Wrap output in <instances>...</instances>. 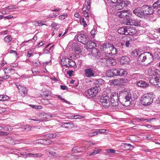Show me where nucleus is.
Segmentation results:
<instances>
[{"mask_svg":"<svg viewBox=\"0 0 160 160\" xmlns=\"http://www.w3.org/2000/svg\"><path fill=\"white\" fill-rule=\"evenodd\" d=\"M124 93L125 96L122 99V104L125 106H128L131 102L138 98V96L136 93L133 92L131 95L130 92L127 91H124Z\"/></svg>","mask_w":160,"mask_h":160,"instance_id":"1","label":"nucleus"},{"mask_svg":"<svg viewBox=\"0 0 160 160\" xmlns=\"http://www.w3.org/2000/svg\"><path fill=\"white\" fill-rule=\"evenodd\" d=\"M111 105L110 107L112 109H119L121 108L119 104L118 94L117 93H112L111 95Z\"/></svg>","mask_w":160,"mask_h":160,"instance_id":"2","label":"nucleus"},{"mask_svg":"<svg viewBox=\"0 0 160 160\" xmlns=\"http://www.w3.org/2000/svg\"><path fill=\"white\" fill-rule=\"evenodd\" d=\"M153 101V95L150 93L145 94L141 98V103L144 106L150 105L152 102Z\"/></svg>","mask_w":160,"mask_h":160,"instance_id":"3","label":"nucleus"},{"mask_svg":"<svg viewBox=\"0 0 160 160\" xmlns=\"http://www.w3.org/2000/svg\"><path fill=\"white\" fill-rule=\"evenodd\" d=\"M98 92V88L95 87L88 89L87 92L85 93L84 95L88 98H90L95 97Z\"/></svg>","mask_w":160,"mask_h":160,"instance_id":"4","label":"nucleus"},{"mask_svg":"<svg viewBox=\"0 0 160 160\" xmlns=\"http://www.w3.org/2000/svg\"><path fill=\"white\" fill-rule=\"evenodd\" d=\"M61 64L62 66L68 68L73 67L75 65V62L72 59L66 58L62 59Z\"/></svg>","mask_w":160,"mask_h":160,"instance_id":"5","label":"nucleus"},{"mask_svg":"<svg viewBox=\"0 0 160 160\" xmlns=\"http://www.w3.org/2000/svg\"><path fill=\"white\" fill-rule=\"evenodd\" d=\"M60 136V135L58 132H56L50 134L46 136L45 138V142L46 144H45L44 145H48L52 143V141L50 139L54 138H56Z\"/></svg>","mask_w":160,"mask_h":160,"instance_id":"6","label":"nucleus"},{"mask_svg":"<svg viewBox=\"0 0 160 160\" xmlns=\"http://www.w3.org/2000/svg\"><path fill=\"white\" fill-rule=\"evenodd\" d=\"M100 101L104 107L106 108L110 107L111 103L109 96L106 95L101 97Z\"/></svg>","mask_w":160,"mask_h":160,"instance_id":"7","label":"nucleus"},{"mask_svg":"<svg viewBox=\"0 0 160 160\" xmlns=\"http://www.w3.org/2000/svg\"><path fill=\"white\" fill-rule=\"evenodd\" d=\"M87 68L84 71V74L87 77L90 78L94 77L96 72L95 69L93 68L90 66L87 67Z\"/></svg>","mask_w":160,"mask_h":160,"instance_id":"8","label":"nucleus"},{"mask_svg":"<svg viewBox=\"0 0 160 160\" xmlns=\"http://www.w3.org/2000/svg\"><path fill=\"white\" fill-rule=\"evenodd\" d=\"M150 56L152 57V53L149 52H145L140 54L138 56V60L142 62H144L146 60L147 58Z\"/></svg>","mask_w":160,"mask_h":160,"instance_id":"9","label":"nucleus"},{"mask_svg":"<svg viewBox=\"0 0 160 160\" xmlns=\"http://www.w3.org/2000/svg\"><path fill=\"white\" fill-rule=\"evenodd\" d=\"M78 41L84 45L87 44L89 38L88 37L84 34L78 35L77 37Z\"/></svg>","mask_w":160,"mask_h":160,"instance_id":"10","label":"nucleus"},{"mask_svg":"<svg viewBox=\"0 0 160 160\" xmlns=\"http://www.w3.org/2000/svg\"><path fill=\"white\" fill-rule=\"evenodd\" d=\"M117 15L119 18H124L125 17H130L132 16V13L129 11L128 10H122L118 11L116 13Z\"/></svg>","mask_w":160,"mask_h":160,"instance_id":"11","label":"nucleus"},{"mask_svg":"<svg viewBox=\"0 0 160 160\" xmlns=\"http://www.w3.org/2000/svg\"><path fill=\"white\" fill-rule=\"evenodd\" d=\"M143 12H144V15H150L153 12V9L147 5L143 6L142 7Z\"/></svg>","mask_w":160,"mask_h":160,"instance_id":"12","label":"nucleus"},{"mask_svg":"<svg viewBox=\"0 0 160 160\" xmlns=\"http://www.w3.org/2000/svg\"><path fill=\"white\" fill-rule=\"evenodd\" d=\"M148 75L150 76H155L157 75L159 71L158 69H156L154 68H150L148 70Z\"/></svg>","mask_w":160,"mask_h":160,"instance_id":"13","label":"nucleus"},{"mask_svg":"<svg viewBox=\"0 0 160 160\" xmlns=\"http://www.w3.org/2000/svg\"><path fill=\"white\" fill-rule=\"evenodd\" d=\"M114 72L115 73V76H123L127 73V72L124 69L120 68L115 69Z\"/></svg>","mask_w":160,"mask_h":160,"instance_id":"14","label":"nucleus"},{"mask_svg":"<svg viewBox=\"0 0 160 160\" xmlns=\"http://www.w3.org/2000/svg\"><path fill=\"white\" fill-rule=\"evenodd\" d=\"M15 85L18 89L19 92H22L25 95L27 94V89L24 86H22L18 83H15Z\"/></svg>","mask_w":160,"mask_h":160,"instance_id":"15","label":"nucleus"},{"mask_svg":"<svg viewBox=\"0 0 160 160\" xmlns=\"http://www.w3.org/2000/svg\"><path fill=\"white\" fill-rule=\"evenodd\" d=\"M133 12L138 17L142 18L144 16V12L142 9V7H138L137 8L133 11Z\"/></svg>","mask_w":160,"mask_h":160,"instance_id":"16","label":"nucleus"},{"mask_svg":"<svg viewBox=\"0 0 160 160\" xmlns=\"http://www.w3.org/2000/svg\"><path fill=\"white\" fill-rule=\"evenodd\" d=\"M137 31L135 28L131 26H128L127 28V35H133L137 33Z\"/></svg>","mask_w":160,"mask_h":160,"instance_id":"17","label":"nucleus"},{"mask_svg":"<svg viewBox=\"0 0 160 160\" xmlns=\"http://www.w3.org/2000/svg\"><path fill=\"white\" fill-rule=\"evenodd\" d=\"M112 45V44L109 43H106L103 44L101 47V50L102 51H105L106 52L105 53V55H106L107 53L108 52V51L107 49L108 48H111L110 46Z\"/></svg>","mask_w":160,"mask_h":160,"instance_id":"18","label":"nucleus"},{"mask_svg":"<svg viewBox=\"0 0 160 160\" xmlns=\"http://www.w3.org/2000/svg\"><path fill=\"white\" fill-rule=\"evenodd\" d=\"M150 82L154 85L157 84L160 87V77H156L150 80Z\"/></svg>","mask_w":160,"mask_h":160,"instance_id":"19","label":"nucleus"},{"mask_svg":"<svg viewBox=\"0 0 160 160\" xmlns=\"http://www.w3.org/2000/svg\"><path fill=\"white\" fill-rule=\"evenodd\" d=\"M103 55L102 57L101 58L99 59L98 62H99L104 63L105 64L107 65V61L108 56L107 54H106V55H105V53Z\"/></svg>","mask_w":160,"mask_h":160,"instance_id":"20","label":"nucleus"},{"mask_svg":"<svg viewBox=\"0 0 160 160\" xmlns=\"http://www.w3.org/2000/svg\"><path fill=\"white\" fill-rule=\"evenodd\" d=\"M156 119L155 118H152L149 120L148 119H145L143 118H135L134 120L135 121V122H139L141 121L144 120L146 121L147 122L151 123L153 121V120H155Z\"/></svg>","mask_w":160,"mask_h":160,"instance_id":"21","label":"nucleus"},{"mask_svg":"<svg viewBox=\"0 0 160 160\" xmlns=\"http://www.w3.org/2000/svg\"><path fill=\"white\" fill-rule=\"evenodd\" d=\"M116 64V62L115 59L111 57H108L107 61V66L111 65L112 66H115Z\"/></svg>","mask_w":160,"mask_h":160,"instance_id":"22","label":"nucleus"},{"mask_svg":"<svg viewBox=\"0 0 160 160\" xmlns=\"http://www.w3.org/2000/svg\"><path fill=\"white\" fill-rule=\"evenodd\" d=\"M40 116L42 117V118L43 120L42 121L44 120L45 119H50L52 118H53L54 116H53L50 114L47 113H42L41 114Z\"/></svg>","mask_w":160,"mask_h":160,"instance_id":"23","label":"nucleus"},{"mask_svg":"<svg viewBox=\"0 0 160 160\" xmlns=\"http://www.w3.org/2000/svg\"><path fill=\"white\" fill-rule=\"evenodd\" d=\"M136 84L138 86L144 88L148 87V84L142 80L137 82Z\"/></svg>","mask_w":160,"mask_h":160,"instance_id":"24","label":"nucleus"},{"mask_svg":"<svg viewBox=\"0 0 160 160\" xmlns=\"http://www.w3.org/2000/svg\"><path fill=\"white\" fill-rule=\"evenodd\" d=\"M129 61V58L128 57H122L120 60V62L122 64H126L128 63Z\"/></svg>","mask_w":160,"mask_h":160,"instance_id":"25","label":"nucleus"},{"mask_svg":"<svg viewBox=\"0 0 160 160\" xmlns=\"http://www.w3.org/2000/svg\"><path fill=\"white\" fill-rule=\"evenodd\" d=\"M115 69H111L108 70L106 72V75L108 77H112L113 76H115V73L114 72Z\"/></svg>","mask_w":160,"mask_h":160,"instance_id":"26","label":"nucleus"},{"mask_svg":"<svg viewBox=\"0 0 160 160\" xmlns=\"http://www.w3.org/2000/svg\"><path fill=\"white\" fill-rule=\"evenodd\" d=\"M6 141L8 143H10L12 145H14L16 144L17 142H18V140H13L11 137H9L6 138Z\"/></svg>","mask_w":160,"mask_h":160,"instance_id":"27","label":"nucleus"},{"mask_svg":"<svg viewBox=\"0 0 160 160\" xmlns=\"http://www.w3.org/2000/svg\"><path fill=\"white\" fill-rule=\"evenodd\" d=\"M62 126L65 128H70L74 127V124L71 122H63L62 123Z\"/></svg>","mask_w":160,"mask_h":160,"instance_id":"28","label":"nucleus"},{"mask_svg":"<svg viewBox=\"0 0 160 160\" xmlns=\"http://www.w3.org/2000/svg\"><path fill=\"white\" fill-rule=\"evenodd\" d=\"M118 32L121 34L127 35V28L126 27H122L119 28L118 30Z\"/></svg>","mask_w":160,"mask_h":160,"instance_id":"29","label":"nucleus"},{"mask_svg":"<svg viewBox=\"0 0 160 160\" xmlns=\"http://www.w3.org/2000/svg\"><path fill=\"white\" fill-rule=\"evenodd\" d=\"M86 45H87V48L89 49H92L96 46L94 42L89 41V40L88 41L87 44Z\"/></svg>","mask_w":160,"mask_h":160,"instance_id":"30","label":"nucleus"},{"mask_svg":"<svg viewBox=\"0 0 160 160\" xmlns=\"http://www.w3.org/2000/svg\"><path fill=\"white\" fill-rule=\"evenodd\" d=\"M51 26L52 28H54L53 32L52 33V35L53 36L56 33H57L56 31L57 30V29H56V27H57V28L59 27V25L56 22H53Z\"/></svg>","mask_w":160,"mask_h":160,"instance_id":"31","label":"nucleus"},{"mask_svg":"<svg viewBox=\"0 0 160 160\" xmlns=\"http://www.w3.org/2000/svg\"><path fill=\"white\" fill-rule=\"evenodd\" d=\"M112 48H112V49L111 52H108L107 53V55H115L117 54L118 51V49L116 48H115L113 45Z\"/></svg>","mask_w":160,"mask_h":160,"instance_id":"32","label":"nucleus"},{"mask_svg":"<svg viewBox=\"0 0 160 160\" xmlns=\"http://www.w3.org/2000/svg\"><path fill=\"white\" fill-rule=\"evenodd\" d=\"M123 80L122 78L114 79V85L118 86L121 84V82Z\"/></svg>","mask_w":160,"mask_h":160,"instance_id":"33","label":"nucleus"},{"mask_svg":"<svg viewBox=\"0 0 160 160\" xmlns=\"http://www.w3.org/2000/svg\"><path fill=\"white\" fill-rule=\"evenodd\" d=\"M133 20L132 19H125L123 21V23L127 25H132L133 23L132 22Z\"/></svg>","mask_w":160,"mask_h":160,"instance_id":"34","label":"nucleus"},{"mask_svg":"<svg viewBox=\"0 0 160 160\" xmlns=\"http://www.w3.org/2000/svg\"><path fill=\"white\" fill-rule=\"evenodd\" d=\"M32 155L33 157L35 158H39L40 157L42 156V155L40 153H38L36 154H33L32 153H28L26 154V156Z\"/></svg>","mask_w":160,"mask_h":160,"instance_id":"35","label":"nucleus"},{"mask_svg":"<svg viewBox=\"0 0 160 160\" xmlns=\"http://www.w3.org/2000/svg\"><path fill=\"white\" fill-rule=\"evenodd\" d=\"M101 151V149H94L93 152H90L89 155L90 156L95 155L99 153V152Z\"/></svg>","mask_w":160,"mask_h":160,"instance_id":"36","label":"nucleus"},{"mask_svg":"<svg viewBox=\"0 0 160 160\" xmlns=\"http://www.w3.org/2000/svg\"><path fill=\"white\" fill-rule=\"evenodd\" d=\"M124 146V147L126 148V149L127 150H132L134 148V146H132L130 144H125Z\"/></svg>","mask_w":160,"mask_h":160,"instance_id":"37","label":"nucleus"},{"mask_svg":"<svg viewBox=\"0 0 160 160\" xmlns=\"http://www.w3.org/2000/svg\"><path fill=\"white\" fill-rule=\"evenodd\" d=\"M104 82V81L102 79H99L96 81L95 83L99 86L102 85Z\"/></svg>","mask_w":160,"mask_h":160,"instance_id":"38","label":"nucleus"},{"mask_svg":"<svg viewBox=\"0 0 160 160\" xmlns=\"http://www.w3.org/2000/svg\"><path fill=\"white\" fill-rule=\"evenodd\" d=\"M12 39V38L11 37V36L10 35H8L6 36L4 38V40L6 42H9Z\"/></svg>","mask_w":160,"mask_h":160,"instance_id":"39","label":"nucleus"},{"mask_svg":"<svg viewBox=\"0 0 160 160\" xmlns=\"http://www.w3.org/2000/svg\"><path fill=\"white\" fill-rule=\"evenodd\" d=\"M132 42V40L131 39H129V40H127L125 43V46L127 47H129L130 46H131Z\"/></svg>","mask_w":160,"mask_h":160,"instance_id":"40","label":"nucleus"},{"mask_svg":"<svg viewBox=\"0 0 160 160\" xmlns=\"http://www.w3.org/2000/svg\"><path fill=\"white\" fill-rule=\"evenodd\" d=\"M153 7L154 8H158L160 7V0H158L153 4Z\"/></svg>","mask_w":160,"mask_h":160,"instance_id":"41","label":"nucleus"},{"mask_svg":"<svg viewBox=\"0 0 160 160\" xmlns=\"http://www.w3.org/2000/svg\"><path fill=\"white\" fill-rule=\"evenodd\" d=\"M139 51L136 49L133 51L132 52V55L134 57H137L139 54Z\"/></svg>","mask_w":160,"mask_h":160,"instance_id":"42","label":"nucleus"},{"mask_svg":"<svg viewBox=\"0 0 160 160\" xmlns=\"http://www.w3.org/2000/svg\"><path fill=\"white\" fill-rule=\"evenodd\" d=\"M86 2L87 3L86 7H88L87 8L88 10L89 11L90 9V6L91 2V0H86Z\"/></svg>","mask_w":160,"mask_h":160,"instance_id":"43","label":"nucleus"},{"mask_svg":"<svg viewBox=\"0 0 160 160\" xmlns=\"http://www.w3.org/2000/svg\"><path fill=\"white\" fill-rule=\"evenodd\" d=\"M98 134V131L96 130L95 131H94L93 132H90L88 133V135L89 136L92 137L96 135H97Z\"/></svg>","mask_w":160,"mask_h":160,"instance_id":"44","label":"nucleus"},{"mask_svg":"<svg viewBox=\"0 0 160 160\" xmlns=\"http://www.w3.org/2000/svg\"><path fill=\"white\" fill-rule=\"evenodd\" d=\"M45 139H38L37 140V142H38V143L41 144H43L44 145L45 144H46L45 142Z\"/></svg>","mask_w":160,"mask_h":160,"instance_id":"45","label":"nucleus"},{"mask_svg":"<svg viewBox=\"0 0 160 160\" xmlns=\"http://www.w3.org/2000/svg\"><path fill=\"white\" fill-rule=\"evenodd\" d=\"M133 24L132 25H134L135 26H138L140 25L141 24L140 23V22L139 21H136L134 20H133L132 21Z\"/></svg>","mask_w":160,"mask_h":160,"instance_id":"46","label":"nucleus"},{"mask_svg":"<svg viewBox=\"0 0 160 160\" xmlns=\"http://www.w3.org/2000/svg\"><path fill=\"white\" fill-rule=\"evenodd\" d=\"M67 16L68 15L67 14L60 15L58 17L59 19L61 20L64 19L67 17Z\"/></svg>","mask_w":160,"mask_h":160,"instance_id":"47","label":"nucleus"},{"mask_svg":"<svg viewBox=\"0 0 160 160\" xmlns=\"http://www.w3.org/2000/svg\"><path fill=\"white\" fill-rule=\"evenodd\" d=\"M81 22L83 24V26L85 27L87 26V24L86 23V21H85L84 18H81L80 20Z\"/></svg>","mask_w":160,"mask_h":160,"instance_id":"48","label":"nucleus"},{"mask_svg":"<svg viewBox=\"0 0 160 160\" xmlns=\"http://www.w3.org/2000/svg\"><path fill=\"white\" fill-rule=\"evenodd\" d=\"M82 10L83 11V13L84 15V16L86 18L89 17L88 12L87 11H85V10L84 9V8H83Z\"/></svg>","mask_w":160,"mask_h":160,"instance_id":"49","label":"nucleus"},{"mask_svg":"<svg viewBox=\"0 0 160 160\" xmlns=\"http://www.w3.org/2000/svg\"><path fill=\"white\" fill-rule=\"evenodd\" d=\"M58 98L59 99L61 100L64 101V102H65L66 103H68V104H70V103L69 102H68V101L65 100V99L62 98L60 96H58Z\"/></svg>","mask_w":160,"mask_h":160,"instance_id":"50","label":"nucleus"},{"mask_svg":"<svg viewBox=\"0 0 160 160\" xmlns=\"http://www.w3.org/2000/svg\"><path fill=\"white\" fill-rule=\"evenodd\" d=\"M32 72L33 73H36V74H34L35 75H36L38 73H39L40 72L38 69L33 68V69H32Z\"/></svg>","mask_w":160,"mask_h":160,"instance_id":"51","label":"nucleus"},{"mask_svg":"<svg viewBox=\"0 0 160 160\" xmlns=\"http://www.w3.org/2000/svg\"><path fill=\"white\" fill-rule=\"evenodd\" d=\"M83 118V117L82 116H80L78 115H74V119H80Z\"/></svg>","mask_w":160,"mask_h":160,"instance_id":"52","label":"nucleus"},{"mask_svg":"<svg viewBox=\"0 0 160 160\" xmlns=\"http://www.w3.org/2000/svg\"><path fill=\"white\" fill-rule=\"evenodd\" d=\"M136 138V136L134 135H132L129 137V139L132 142L136 141V140L134 139V138Z\"/></svg>","mask_w":160,"mask_h":160,"instance_id":"53","label":"nucleus"},{"mask_svg":"<svg viewBox=\"0 0 160 160\" xmlns=\"http://www.w3.org/2000/svg\"><path fill=\"white\" fill-rule=\"evenodd\" d=\"M58 15H59V14H58V13H53L52 14H51L49 15V17L51 18H54L57 17Z\"/></svg>","mask_w":160,"mask_h":160,"instance_id":"54","label":"nucleus"},{"mask_svg":"<svg viewBox=\"0 0 160 160\" xmlns=\"http://www.w3.org/2000/svg\"><path fill=\"white\" fill-rule=\"evenodd\" d=\"M2 101H4L8 100L9 99L8 97L6 95H2Z\"/></svg>","mask_w":160,"mask_h":160,"instance_id":"55","label":"nucleus"},{"mask_svg":"<svg viewBox=\"0 0 160 160\" xmlns=\"http://www.w3.org/2000/svg\"><path fill=\"white\" fill-rule=\"evenodd\" d=\"M24 129L26 131H28L29 130H30L31 129V128L28 125H26L24 126L23 127Z\"/></svg>","mask_w":160,"mask_h":160,"instance_id":"56","label":"nucleus"},{"mask_svg":"<svg viewBox=\"0 0 160 160\" xmlns=\"http://www.w3.org/2000/svg\"><path fill=\"white\" fill-rule=\"evenodd\" d=\"M107 152L109 153H114L115 152L114 150L112 149H108L107 150Z\"/></svg>","mask_w":160,"mask_h":160,"instance_id":"57","label":"nucleus"},{"mask_svg":"<svg viewBox=\"0 0 160 160\" xmlns=\"http://www.w3.org/2000/svg\"><path fill=\"white\" fill-rule=\"evenodd\" d=\"M111 2L115 4H118L121 2V0H111Z\"/></svg>","mask_w":160,"mask_h":160,"instance_id":"58","label":"nucleus"},{"mask_svg":"<svg viewBox=\"0 0 160 160\" xmlns=\"http://www.w3.org/2000/svg\"><path fill=\"white\" fill-rule=\"evenodd\" d=\"M75 52L76 54H79L81 52V50L79 48H77V49L75 48Z\"/></svg>","mask_w":160,"mask_h":160,"instance_id":"59","label":"nucleus"},{"mask_svg":"<svg viewBox=\"0 0 160 160\" xmlns=\"http://www.w3.org/2000/svg\"><path fill=\"white\" fill-rule=\"evenodd\" d=\"M96 32V31L95 29H92L91 32V34L93 36L95 34Z\"/></svg>","mask_w":160,"mask_h":160,"instance_id":"60","label":"nucleus"},{"mask_svg":"<svg viewBox=\"0 0 160 160\" xmlns=\"http://www.w3.org/2000/svg\"><path fill=\"white\" fill-rule=\"evenodd\" d=\"M38 22L39 26H42L44 25H46V24L44 23V22H42V21H38Z\"/></svg>","mask_w":160,"mask_h":160,"instance_id":"61","label":"nucleus"},{"mask_svg":"<svg viewBox=\"0 0 160 160\" xmlns=\"http://www.w3.org/2000/svg\"><path fill=\"white\" fill-rule=\"evenodd\" d=\"M6 8L8 9V10H10V9L16 8H15V6L12 5H11L8 7H6Z\"/></svg>","mask_w":160,"mask_h":160,"instance_id":"62","label":"nucleus"},{"mask_svg":"<svg viewBox=\"0 0 160 160\" xmlns=\"http://www.w3.org/2000/svg\"><path fill=\"white\" fill-rule=\"evenodd\" d=\"M60 87L63 90H67L68 88V87L65 86L61 85Z\"/></svg>","mask_w":160,"mask_h":160,"instance_id":"63","label":"nucleus"},{"mask_svg":"<svg viewBox=\"0 0 160 160\" xmlns=\"http://www.w3.org/2000/svg\"><path fill=\"white\" fill-rule=\"evenodd\" d=\"M98 131V133L99 132L100 133H102L105 132L106 130L105 129H100V130H97Z\"/></svg>","mask_w":160,"mask_h":160,"instance_id":"64","label":"nucleus"}]
</instances>
